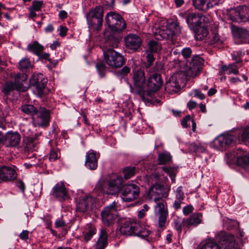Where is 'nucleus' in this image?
Here are the masks:
<instances>
[{"label": "nucleus", "mask_w": 249, "mask_h": 249, "mask_svg": "<svg viewBox=\"0 0 249 249\" xmlns=\"http://www.w3.org/2000/svg\"><path fill=\"white\" fill-rule=\"evenodd\" d=\"M163 69V65L160 62H157L152 68L147 71L149 75L146 85V90L145 92V97L149 96L151 92H155L160 89L161 87L163 81L161 77L160 72Z\"/></svg>", "instance_id": "f257e3e1"}, {"label": "nucleus", "mask_w": 249, "mask_h": 249, "mask_svg": "<svg viewBox=\"0 0 249 249\" xmlns=\"http://www.w3.org/2000/svg\"><path fill=\"white\" fill-rule=\"evenodd\" d=\"M123 180L121 176H113L107 181L100 180L94 189L97 193H104L108 195L118 194L123 186Z\"/></svg>", "instance_id": "f03ea898"}, {"label": "nucleus", "mask_w": 249, "mask_h": 249, "mask_svg": "<svg viewBox=\"0 0 249 249\" xmlns=\"http://www.w3.org/2000/svg\"><path fill=\"white\" fill-rule=\"evenodd\" d=\"M104 9L98 5L92 8L86 14V18L89 27L94 31H100L103 25Z\"/></svg>", "instance_id": "7ed1b4c3"}, {"label": "nucleus", "mask_w": 249, "mask_h": 249, "mask_svg": "<svg viewBox=\"0 0 249 249\" xmlns=\"http://www.w3.org/2000/svg\"><path fill=\"white\" fill-rule=\"evenodd\" d=\"M154 201L156 203L154 206V217L158 221L160 227H163L166 222L168 216V210L167 202L161 197H155Z\"/></svg>", "instance_id": "20e7f679"}, {"label": "nucleus", "mask_w": 249, "mask_h": 249, "mask_svg": "<svg viewBox=\"0 0 249 249\" xmlns=\"http://www.w3.org/2000/svg\"><path fill=\"white\" fill-rule=\"evenodd\" d=\"M133 80L134 88L132 89V92L139 95L143 101H147L148 99L145 97V92L147 90L143 70L140 69L134 71Z\"/></svg>", "instance_id": "39448f33"}, {"label": "nucleus", "mask_w": 249, "mask_h": 249, "mask_svg": "<svg viewBox=\"0 0 249 249\" xmlns=\"http://www.w3.org/2000/svg\"><path fill=\"white\" fill-rule=\"evenodd\" d=\"M105 21L108 28L113 32H122L126 26L123 18L115 12L107 13L105 16Z\"/></svg>", "instance_id": "423d86ee"}, {"label": "nucleus", "mask_w": 249, "mask_h": 249, "mask_svg": "<svg viewBox=\"0 0 249 249\" xmlns=\"http://www.w3.org/2000/svg\"><path fill=\"white\" fill-rule=\"evenodd\" d=\"M104 60L105 63L111 68L122 67L124 63V56L113 49H103Z\"/></svg>", "instance_id": "0eeeda50"}, {"label": "nucleus", "mask_w": 249, "mask_h": 249, "mask_svg": "<svg viewBox=\"0 0 249 249\" xmlns=\"http://www.w3.org/2000/svg\"><path fill=\"white\" fill-rule=\"evenodd\" d=\"M47 82V78L41 73L33 74L29 80L30 85L36 89L40 97L48 93L46 88Z\"/></svg>", "instance_id": "6e6552de"}, {"label": "nucleus", "mask_w": 249, "mask_h": 249, "mask_svg": "<svg viewBox=\"0 0 249 249\" xmlns=\"http://www.w3.org/2000/svg\"><path fill=\"white\" fill-rule=\"evenodd\" d=\"M228 18L234 22L249 21V8L246 6H240L231 9L228 13Z\"/></svg>", "instance_id": "1a4fd4ad"}, {"label": "nucleus", "mask_w": 249, "mask_h": 249, "mask_svg": "<svg viewBox=\"0 0 249 249\" xmlns=\"http://www.w3.org/2000/svg\"><path fill=\"white\" fill-rule=\"evenodd\" d=\"M117 207L115 202L106 207L101 213L102 220L104 224L109 226L113 223L117 216Z\"/></svg>", "instance_id": "9d476101"}, {"label": "nucleus", "mask_w": 249, "mask_h": 249, "mask_svg": "<svg viewBox=\"0 0 249 249\" xmlns=\"http://www.w3.org/2000/svg\"><path fill=\"white\" fill-rule=\"evenodd\" d=\"M122 189L121 197L125 201H132L139 196L140 189L135 184L130 183L123 185Z\"/></svg>", "instance_id": "9b49d317"}, {"label": "nucleus", "mask_w": 249, "mask_h": 249, "mask_svg": "<svg viewBox=\"0 0 249 249\" xmlns=\"http://www.w3.org/2000/svg\"><path fill=\"white\" fill-rule=\"evenodd\" d=\"M147 182L151 187L149 190L150 193H157L161 194L162 197H166L168 196V193L162 192L163 186L159 183L160 182V175L158 173H154L151 175L147 178ZM169 191L168 189L167 192Z\"/></svg>", "instance_id": "f8f14e48"}, {"label": "nucleus", "mask_w": 249, "mask_h": 249, "mask_svg": "<svg viewBox=\"0 0 249 249\" xmlns=\"http://www.w3.org/2000/svg\"><path fill=\"white\" fill-rule=\"evenodd\" d=\"M203 62V59L199 55L193 56L190 61L186 62L188 74L192 76L196 75L201 69Z\"/></svg>", "instance_id": "ddd939ff"}, {"label": "nucleus", "mask_w": 249, "mask_h": 249, "mask_svg": "<svg viewBox=\"0 0 249 249\" xmlns=\"http://www.w3.org/2000/svg\"><path fill=\"white\" fill-rule=\"evenodd\" d=\"M125 47L133 51H137L142 44L141 38L135 34H129L124 38Z\"/></svg>", "instance_id": "4468645a"}, {"label": "nucleus", "mask_w": 249, "mask_h": 249, "mask_svg": "<svg viewBox=\"0 0 249 249\" xmlns=\"http://www.w3.org/2000/svg\"><path fill=\"white\" fill-rule=\"evenodd\" d=\"M96 198L90 196H86L79 201V212L89 213L95 207Z\"/></svg>", "instance_id": "2eb2a0df"}, {"label": "nucleus", "mask_w": 249, "mask_h": 249, "mask_svg": "<svg viewBox=\"0 0 249 249\" xmlns=\"http://www.w3.org/2000/svg\"><path fill=\"white\" fill-rule=\"evenodd\" d=\"M37 116L33 119L36 124L42 127H46L49 125L50 122V111L44 107H40L38 109Z\"/></svg>", "instance_id": "dca6fc26"}, {"label": "nucleus", "mask_w": 249, "mask_h": 249, "mask_svg": "<svg viewBox=\"0 0 249 249\" xmlns=\"http://www.w3.org/2000/svg\"><path fill=\"white\" fill-rule=\"evenodd\" d=\"M180 74L176 73L172 75L166 82L165 89L170 93H176L180 89L179 85Z\"/></svg>", "instance_id": "f3484780"}, {"label": "nucleus", "mask_w": 249, "mask_h": 249, "mask_svg": "<svg viewBox=\"0 0 249 249\" xmlns=\"http://www.w3.org/2000/svg\"><path fill=\"white\" fill-rule=\"evenodd\" d=\"M221 0H193L194 7L197 10L203 12L207 11L209 9L217 5Z\"/></svg>", "instance_id": "a211bd4d"}, {"label": "nucleus", "mask_w": 249, "mask_h": 249, "mask_svg": "<svg viewBox=\"0 0 249 249\" xmlns=\"http://www.w3.org/2000/svg\"><path fill=\"white\" fill-rule=\"evenodd\" d=\"M52 194L59 201H63L69 198L68 191L63 182L57 183L53 187Z\"/></svg>", "instance_id": "6ab92c4d"}, {"label": "nucleus", "mask_w": 249, "mask_h": 249, "mask_svg": "<svg viewBox=\"0 0 249 249\" xmlns=\"http://www.w3.org/2000/svg\"><path fill=\"white\" fill-rule=\"evenodd\" d=\"M231 29L232 35L237 38L240 39L244 43H249V31L246 29L239 28L231 25Z\"/></svg>", "instance_id": "aec40b11"}, {"label": "nucleus", "mask_w": 249, "mask_h": 249, "mask_svg": "<svg viewBox=\"0 0 249 249\" xmlns=\"http://www.w3.org/2000/svg\"><path fill=\"white\" fill-rule=\"evenodd\" d=\"M139 226L138 222H131L126 221L123 223L120 228L121 233L124 235H131L135 234L136 229Z\"/></svg>", "instance_id": "412c9836"}, {"label": "nucleus", "mask_w": 249, "mask_h": 249, "mask_svg": "<svg viewBox=\"0 0 249 249\" xmlns=\"http://www.w3.org/2000/svg\"><path fill=\"white\" fill-rule=\"evenodd\" d=\"M14 78V82L13 83L17 87V90L24 92L27 90L28 88L23 85V83L25 82L28 78V76L25 73H17L15 74Z\"/></svg>", "instance_id": "4be33fe9"}, {"label": "nucleus", "mask_w": 249, "mask_h": 249, "mask_svg": "<svg viewBox=\"0 0 249 249\" xmlns=\"http://www.w3.org/2000/svg\"><path fill=\"white\" fill-rule=\"evenodd\" d=\"M186 20L188 23L194 24L196 26H200L202 23H207L208 18L202 14L192 13L190 14Z\"/></svg>", "instance_id": "5701e85b"}, {"label": "nucleus", "mask_w": 249, "mask_h": 249, "mask_svg": "<svg viewBox=\"0 0 249 249\" xmlns=\"http://www.w3.org/2000/svg\"><path fill=\"white\" fill-rule=\"evenodd\" d=\"M20 135L18 132H8L5 136V143L7 146H16L20 141Z\"/></svg>", "instance_id": "b1692460"}, {"label": "nucleus", "mask_w": 249, "mask_h": 249, "mask_svg": "<svg viewBox=\"0 0 249 249\" xmlns=\"http://www.w3.org/2000/svg\"><path fill=\"white\" fill-rule=\"evenodd\" d=\"M202 217L203 215L201 213H194L185 219V226L188 228L191 227H196L201 223Z\"/></svg>", "instance_id": "393cba45"}, {"label": "nucleus", "mask_w": 249, "mask_h": 249, "mask_svg": "<svg viewBox=\"0 0 249 249\" xmlns=\"http://www.w3.org/2000/svg\"><path fill=\"white\" fill-rule=\"evenodd\" d=\"M99 156H96L93 151H89L87 153L85 164L90 170H95L98 166V159Z\"/></svg>", "instance_id": "a878e982"}, {"label": "nucleus", "mask_w": 249, "mask_h": 249, "mask_svg": "<svg viewBox=\"0 0 249 249\" xmlns=\"http://www.w3.org/2000/svg\"><path fill=\"white\" fill-rule=\"evenodd\" d=\"M0 170L2 173L3 181L13 180L16 178V171L12 167L3 166L0 167Z\"/></svg>", "instance_id": "bb28decb"}, {"label": "nucleus", "mask_w": 249, "mask_h": 249, "mask_svg": "<svg viewBox=\"0 0 249 249\" xmlns=\"http://www.w3.org/2000/svg\"><path fill=\"white\" fill-rule=\"evenodd\" d=\"M239 73L238 67L234 64L231 63L229 65H222L219 70V75L237 74Z\"/></svg>", "instance_id": "cd10ccee"}, {"label": "nucleus", "mask_w": 249, "mask_h": 249, "mask_svg": "<svg viewBox=\"0 0 249 249\" xmlns=\"http://www.w3.org/2000/svg\"><path fill=\"white\" fill-rule=\"evenodd\" d=\"M119 44L120 39L118 37L110 35L106 38L103 49L107 50V49L116 48L118 47Z\"/></svg>", "instance_id": "c85d7f7f"}, {"label": "nucleus", "mask_w": 249, "mask_h": 249, "mask_svg": "<svg viewBox=\"0 0 249 249\" xmlns=\"http://www.w3.org/2000/svg\"><path fill=\"white\" fill-rule=\"evenodd\" d=\"M107 244V234L106 231L101 230L98 240L96 244V249H104Z\"/></svg>", "instance_id": "c756f323"}, {"label": "nucleus", "mask_w": 249, "mask_h": 249, "mask_svg": "<svg viewBox=\"0 0 249 249\" xmlns=\"http://www.w3.org/2000/svg\"><path fill=\"white\" fill-rule=\"evenodd\" d=\"M20 109L23 113L32 116L33 119H34V116L37 114L38 112V109L34 106L30 104L22 106L20 107Z\"/></svg>", "instance_id": "7c9ffc66"}, {"label": "nucleus", "mask_w": 249, "mask_h": 249, "mask_svg": "<svg viewBox=\"0 0 249 249\" xmlns=\"http://www.w3.org/2000/svg\"><path fill=\"white\" fill-rule=\"evenodd\" d=\"M225 249H241L239 245L235 242L234 237L232 234H228L225 241Z\"/></svg>", "instance_id": "2f4dec72"}, {"label": "nucleus", "mask_w": 249, "mask_h": 249, "mask_svg": "<svg viewBox=\"0 0 249 249\" xmlns=\"http://www.w3.org/2000/svg\"><path fill=\"white\" fill-rule=\"evenodd\" d=\"M27 49L29 52H32L36 55H38L42 53L44 47L36 41L32 44H29L27 46Z\"/></svg>", "instance_id": "473e14b6"}, {"label": "nucleus", "mask_w": 249, "mask_h": 249, "mask_svg": "<svg viewBox=\"0 0 249 249\" xmlns=\"http://www.w3.org/2000/svg\"><path fill=\"white\" fill-rule=\"evenodd\" d=\"M237 164L249 171V154H246L237 158Z\"/></svg>", "instance_id": "72a5a7b5"}, {"label": "nucleus", "mask_w": 249, "mask_h": 249, "mask_svg": "<svg viewBox=\"0 0 249 249\" xmlns=\"http://www.w3.org/2000/svg\"><path fill=\"white\" fill-rule=\"evenodd\" d=\"M32 67L29 59L26 57L22 58L18 62V69L24 73Z\"/></svg>", "instance_id": "f704fd0d"}, {"label": "nucleus", "mask_w": 249, "mask_h": 249, "mask_svg": "<svg viewBox=\"0 0 249 249\" xmlns=\"http://www.w3.org/2000/svg\"><path fill=\"white\" fill-rule=\"evenodd\" d=\"M190 152L203 153L205 151L206 146L199 142H193L188 145Z\"/></svg>", "instance_id": "c9c22d12"}, {"label": "nucleus", "mask_w": 249, "mask_h": 249, "mask_svg": "<svg viewBox=\"0 0 249 249\" xmlns=\"http://www.w3.org/2000/svg\"><path fill=\"white\" fill-rule=\"evenodd\" d=\"M196 33L195 36L196 40H202L206 38L208 34V31L207 28L204 26H198Z\"/></svg>", "instance_id": "e433bc0d"}, {"label": "nucleus", "mask_w": 249, "mask_h": 249, "mask_svg": "<svg viewBox=\"0 0 249 249\" xmlns=\"http://www.w3.org/2000/svg\"><path fill=\"white\" fill-rule=\"evenodd\" d=\"M174 227L176 231L178 233H180L182 231V227L185 228H188L186 226H185V219L177 218L174 219Z\"/></svg>", "instance_id": "4c0bfd02"}, {"label": "nucleus", "mask_w": 249, "mask_h": 249, "mask_svg": "<svg viewBox=\"0 0 249 249\" xmlns=\"http://www.w3.org/2000/svg\"><path fill=\"white\" fill-rule=\"evenodd\" d=\"M238 139L249 146V126L245 127L238 135Z\"/></svg>", "instance_id": "58836bf2"}, {"label": "nucleus", "mask_w": 249, "mask_h": 249, "mask_svg": "<svg viewBox=\"0 0 249 249\" xmlns=\"http://www.w3.org/2000/svg\"><path fill=\"white\" fill-rule=\"evenodd\" d=\"M14 90H17V87L13 82L10 81L5 83L2 91L5 95H8Z\"/></svg>", "instance_id": "ea45409f"}, {"label": "nucleus", "mask_w": 249, "mask_h": 249, "mask_svg": "<svg viewBox=\"0 0 249 249\" xmlns=\"http://www.w3.org/2000/svg\"><path fill=\"white\" fill-rule=\"evenodd\" d=\"M136 168L134 166H127L124 168L123 173L125 179L132 178L136 173Z\"/></svg>", "instance_id": "a19ab883"}, {"label": "nucleus", "mask_w": 249, "mask_h": 249, "mask_svg": "<svg viewBox=\"0 0 249 249\" xmlns=\"http://www.w3.org/2000/svg\"><path fill=\"white\" fill-rule=\"evenodd\" d=\"M160 164H165L170 162L172 160V157L168 152L160 154L158 156Z\"/></svg>", "instance_id": "79ce46f5"}, {"label": "nucleus", "mask_w": 249, "mask_h": 249, "mask_svg": "<svg viewBox=\"0 0 249 249\" xmlns=\"http://www.w3.org/2000/svg\"><path fill=\"white\" fill-rule=\"evenodd\" d=\"M166 28L168 30L172 32V36H176L180 32V27L178 25L177 23L175 22L167 24Z\"/></svg>", "instance_id": "37998d69"}, {"label": "nucleus", "mask_w": 249, "mask_h": 249, "mask_svg": "<svg viewBox=\"0 0 249 249\" xmlns=\"http://www.w3.org/2000/svg\"><path fill=\"white\" fill-rule=\"evenodd\" d=\"M211 146L215 149H219L225 146L223 136L220 135L216 138L212 143Z\"/></svg>", "instance_id": "c03bdc74"}, {"label": "nucleus", "mask_w": 249, "mask_h": 249, "mask_svg": "<svg viewBox=\"0 0 249 249\" xmlns=\"http://www.w3.org/2000/svg\"><path fill=\"white\" fill-rule=\"evenodd\" d=\"M150 233V231L145 228L141 227L139 224V226L135 230V234L142 237H147Z\"/></svg>", "instance_id": "a18cd8bd"}, {"label": "nucleus", "mask_w": 249, "mask_h": 249, "mask_svg": "<svg viewBox=\"0 0 249 249\" xmlns=\"http://www.w3.org/2000/svg\"><path fill=\"white\" fill-rule=\"evenodd\" d=\"M200 249H222L219 245L213 241H207Z\"/></svg>", "instance_id": "49530a36"}, {"label": "nucleus", "mask_w": 249, "mask_h": 249, "mask_svg": "<svg viewBox=\"0 0 249 249\" xmlns=\"http://www.w3.org/2000/svg\"><path fill=\"white\" fill-rule=\"evenodd\" d=\"M171 31H169L166 28V26L162 28V29H160L158 32V34L159 36L160 37L161 39H168L170 37L172 36Z\"/></svg>", "instance_id": "de8ad7c7"}, {"label": "nucleus", "mask_w": 249, "mask_h": 249, "mask_svg": "<svg viewBox=\"0 0 249 249\" xmlns=\"http://www.w3.org/2000/svg\"><path fill=\"white\" fill-rule=\"evenodd\" d=\"M149 49L150 52L155 53L157 52L161 49L160 44L156 41L151 40L148 43Z\"/></svg>", "instance_id": "09e8293b"}, {"label": "nucleus", "mask_w": 249, "mask_h": 249, "mask_svg": "<svg viewBox=\"0 0 249 249\" xmlns=\"http://www.w3.org/2000/svg\"><path fill=\"white\" fill-rule=\"evenodd\" d=\"M146 58L147 59V62L145 63L144 66L146 69V71H147L149 69H152L153 67H151L155 60V58L152 53H149L147 51Z\"/></svg>", "instance_id": "8fccbe9b"}, {"label": "nucleus", "mask_w": 249, "mask_h": 249, "mask_svg": "<svg viewBox=\"0 0 249 249\" xmlns=\"http://www.w3.org/2000/svg\"><path fill=\"white\" fill-rule=\"evenodd\" d=\"M162 170L170 177L172 182L175 181L176 170L171 167H163Z\"/></svg>", "instance_id": "3c124183"}, {"label": "nucleus", "mask_w": 249, "mask_h": 249, "mask_svg": "<svg viewBox=\"0 0 249 249\" xmlns=\"http://www.w3.org/2000/svg\"><path fill=\"white\" fill-rule=\"evenodd\" d=\"M96 233V230L94 228H90L88 231L83 232L84 238L86 242L89 241L92 236Z\"/></svg>", "instance_id": "603ef678"}, {"label": "nucleus", "mask_w": 249, "mask_h": 249, "mask_svg": "<svg viewBox=\"0 0 249 249\" xmlns=\"http://www.w3.org/2000/svg\"><path fill=\"white\" fill-rule=\"evenodd\" d=\"M43 4V1L34 0L32 2V6L30 7V8H31L32 9L34 10L35 11H39L42 8Z\"/></svg>", "instance_id": "864d4df0"}, {"label": "nucleus", "mask_w": 249, "mask_h": 249, "mask_svg": "<svg viewBox=\"0 0 249 249\" xmlns=\"http://www.w3.org/2000/svg\"><path fill=\"white\" fill-rule=\"evenodd\" d=\"M181 53L185 59L189 58L192 53V51L190 47H185L182 49Z\"/></svg>", "instance_id": "5fc2aeb1"}, {"label": "nucleus", "mask_w": 249, "mask_h": 249, "mask_svg": "<svg viewBox=\"0 0 249 249\" xmlns=\"http://www.w3.org/2000/svg\"><path fill=\"white\" fill-rule=\"evenodd\" d=\"M225 146L231 145L234 140V138L230 135H222Z\"/></svg>", "instance_id": "6e6d98bb"}, {"label": "nucleus", "mask_w": 249, "mask_h": 249, "mask_svg": "<svg viewBox=\"0 0 249 249\" xmlns=\"http://www.w3.org/2000/svg\"><path fill=\"white\" fill-rule=\"evenodd\" d=\"M96 67L99 74L103 77L104 75V71L106 68L105 64L102 62H98L96 65Z\"/></svg>", "instance_id": "4d7b16f0"}, {"label": "nucleus", "mask_w": 249, "mask_h": 249, "mask_svg": "<svg viewBox=\"0 0 249 249\" xmlns=\"http://www.w3.org/2000/svg\"><path fill=\"white\" fill-rule=\"evenodd\" d=\"M176 198L180 200H183L184 197V193L182 190V187L179 186L178 187L176 191Z\"/></svg>", "instance_id": "13d9d810"}, {"label": "nucleus", "mask_w": 249, "mask_h": 249, "mask_svg": "<svg viewBox=\"0 0 249 249\" xmlns=\"http://www.w3.org/2000/svg\"><path fill=\"white\" fill-rule=\"evenodd\" d=\"M212 40L213 43H217L218 44H221L223 41L221 39L220 37L218 34L213 33L212 37Z\"/></svg>", "instance_id": "bf43d9fd"}, {"label": "nucleus", "mask_w": 249, "mask_h": 249, "mask_svg": "<svg viewBox=\"0 0 249 249\" xmlns=\"http://www.w3.org/2000/svg\"><path fill=\"white\" fill-rule=\"evenodd\" d=\"M58 158L57 153L53 149H52L49 155V159L51 161H54Z\"/></svg>", "instance_id": "052dcab7"}, {"label": "nucleus", "mask_w": 249, "mask_h": 249, "mask_svg": "<svg viewBox=\"0 0 249 249\" xmlns=\"http://www.w3.org/2000/svg\"><path fill=\"white\" fill-rule=\"evenodd\" d=\"M241 53H239L238 52H233L231 53L232 58L236 61V63H239L242 61L240 59Z\"/></svg>", "instance_id": "680f3d73"}, {"label": "nucleus", "mask_w": 249, "mask_h": 249, "mask_svg": "<svg viewBox=\"0 0 249 249\" xmlns=\"http://www.w3.org/2000/svg\"><path fill=\"white\" fill-rule=\"evenodd\" d=\"M194 208L192 205H187L183 209V213L185 215H188L193 211Z\"/></svg>", "instance_id": "e2e57ef3"}, {"label": "nucleus", "mask_w": 249, "mask_h": 249, "mask_svg": "<svg viewBox=\"0 0 249 249\" xmlns=\"http://www.w3.org/2000/svg\"><path fill=\"white\" fill-rule=\"evenodd\" d=\"M66 225V221L62 218H57L55 222V226L56 228L63 227Z\"/></svg>", "instance_id": "0e129e2a"}, {"label": "nucleus", "mask_w": 249, "mask_h": 249, "mask_svg": "<svg viewBox=\"0 0 249 249\" xmlns=\"http://www.w3.org/2000/svg\"><path fill=\"white\" fill-rule=\"evenodd\" d=\"M68 29L66 27L63 26H60L59 27V35L62 37H64L66 36Z\"/></svg>", "instance_id": "69168bd1"}, {"label": "nucleus", "mask_w": 249, "mask_h": 249, "mask_svg": "<svg viewBox=\"0 0 249 249\" xmlns=\"http://www.w3.org/2000/svg\"><path fill=\"white\" fill-rule=\"evenodd\" d=\"M40 59L48 60L49 61L51 62V59H49L50 54L46 53H40V55H38Z\"/></svg>", "instance_id": "338daca9"}, {"label": "nucleus", "mask_w": 249, "mask_h": 249, "mask_svg": "<svg viewBox=\"0 0 249 249\" xmlns=\"http://www.w3.org/2000/svg\"><path fill=\"white\" fill-rule=\"evenodd\" d=\"M195 96L197 97L200 100H203L205 98V95L199 90H195Z\"/></svg>", "instance_id": "774afa93"}]
</instances>
